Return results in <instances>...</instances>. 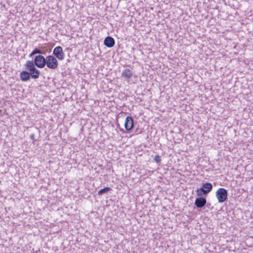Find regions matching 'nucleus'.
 I'll return each instance as SVG.
<instances>
[{
	"label": "nucleus",
	"mask_w": 253,
	"mask_h": 253,
	"mask_svg": "<svg viewBox=\"0 0 253 253\" xmlns=\"http://www.w3.org/2000/svg\"><path fill=\"white\" fill-rule=\"evenodd\" d=\"M25 65L26 69L29 71V73L32 78L36 79L39 78L40 72L36 68V65L33 61H27Z\"/></svg>",
	"instance_id": "obj_1"
},
{
	"label": "nucleus",
	"mask_w": 253,
	"mask_h": 253,
	"mask_svg": "<svg viewBox=\"0 0 253 253\" xmlns=\"http://www.w3.org/2000/svg\"><path fill=\"white\" fill-rule=\"evenodd\" d=\"M212 189V185L210 182H206L202 185V187L196 190L198 196H202L203 195H207Z\"/></svg>",
	"instance_id": "obj_2"
},
{
	"label": "nucleus",
	"mask_w": 253,
	"mask_h": 253,
	"mask_svg": "<svg viewBox=\"0 0 253 253\" xmlns=\"http://www.w3.org/2000/svg\"><path fill=\"white\" fill-rule=\"evenodd\" d=\"M45 63L46 66L49 69L52 70L56 69L58 66L56 58L52 55H48L46 57Z\"/></svg>",
	"instance_id": "obj_3"
},
{
	"label": "nucleus",
	"mask_w": 253,
	"mask_h": 253,
	"mask_svg": "<svg viewBox=\"0 0 253 253\" xmlns=\"http://www.w3.org/2000/svg\"><path fill=\"white\" fill-rule=\"evenodd\" d=\"M227 191L223 188H218L216 193L215 195L219 203H223L226 201L227 198Z\"/></svg>",
	"instance_id": "obj_4"
},
{
	"label": "nucleus",
	"mask_w": 253,
	"mask_h": 253,
	"mask_svg": "<svg viewBox=\"0 0 253 253\" xmlns=\"http://www.w3.org/2000/svg\"><path fill=\"white\" fill-rule=\"evenodd\" d=\"M46 58H45L42 55H39L35 57L34 59V64L38 68H43L45 64Z\"/></svg>",
	"instance_id": "obj_5"
},
{
	"label": "nucleus",
	"mask_w": 253,
	"mask_h": 253,
	"mask_svg": "<svg viewBox=\"0 0 253 253\" xmlns=\"http://www.w3.org/2000/svg\"><path fill=\"white\" fill-rule=\"evenodd\" d=\"M53 54L59 60H63L64 59L65 53L61 46H58L55 47L53 49Z\"/></svg>",
	"instance_id": "obj_6"
},
{
	"label": "nucleus",
	"mask_w": 253,
	"mask_h": 253,
	"mask_svg": "<svg viewBox=\"0 0 253 253\" xmlns=\"http://www.w3.org/2000/svg\"><path fill=\"white\" fill-rule=\"evenodd\" d=\"M206 199L200 196L199 197L196 199L195 201V205L197 208H202L206 205Z\"/></svg>",
	"instance_id": "obj_7"
},
{
	"label": "nucleus",
	"mask_w": 253,
	"mask_h": 253,
	"mask_svg": "<svg viewBox=\"0 0 253 253\" xmlns=\"http://www.w3.org/2000/svg\"><path fill=\"white\" fill-rule=\"evenodd\" d=\"M133 126V120L131 117H127L126 118L125 127L126 130H130Z\"/></svg>",
	"instance_id": "obj_8"
},
{
	"label": "nucleus",
	"mask_w": 253,
	"mask_h": 253,
	"mask_svg": "<svg viewBox=\"0 0 253 253\" xmlns=\"http://www.w3.org/2000/svg\"><path fill=\"white\" fill-rule=\"evenodd\" d=\"M121 76L125 79L128 80L132 77V71L129 69L126 68L122 71Z\"/></svg>",
	"instance_id": "obj_9"
},
{
	"label": "nucleus",
	"mask_w": 253,
	"mask_h": 253,
	"mask_svg": "<svg viewBox=\"0 0 253 253\" xmlns=\"http://www.w3.org/2000/svg\"><path fill=\"white\" fill-rule=\"evenodd\" d=\"M115 40L111 37H107L104 41V44L108 47H112L115 45Z\"/></svg>",
	"instance_id": "obj_10"
},
{
	"label": "nucleus",
	"mask_w": 253,
	"mask_h": 253,
	"mask_svg": "<svg viewBox=\"0 0 253 253\" xmlns=\"http://www.w3.org/2000/svg\"><path fill=\"white\" fill-rule=\"evenodd\" d=\"M31 76L30 73L26 71H22L20 74V79L23 82H26L29 80Z\"/></svg>",
	"instance_id": "obj_11"
},
{
	"label": "nucleus",
	"mask_w": 253,
	"mask_h": 253,
	"mask_svg": "<svg viewBox=\"0 0 253 253\" xmlns=\"http://www.w3.org/2000/svg\"><path fill=\"white\" fill-rule=\"evenodd\" d=\"M111 189L110 187H105V188H104L102 189H100L98 192V194L99 195H101L102 194H104L107 192H108V191H110Z\"/></svg>",
	"instance_id": "obj_12"
},
{
	"label": "nucleus",
	"mask_w": 253,
	"mask_h": 253,
	"mask_svg": "<svg viewBox=\"0 0 253 253\" xmlns=\"http://www.w3.org/2000/svg\"><path fill=\"white\" fill-rule=\"evenodd\" d=\"M33 51V53H35V54H43V53L41 50V49H40L39 48H35Z\"/></svg>",
	"instance_id": "obj_13"
},
{
	"label": "nucleus",
	"mask_w": 253,
	"mask_h": 253,
	"mask_svg": "<svg viewBox=\"0 0 253 253\" xmlns=\"http://www.w3.org/2000/svg\"><path fill=\"white\" fill-rule=\"evenodd\" d=\"M155 162L158 163H160L161 161V157L159 155H156L154 158Z\"/></svg>",
	"instance_id": "obj_14"
},
{
	"label": "nucleus",
	"mask_w": 253,
	"mask_h": 253,
	"mask_svg": "<svg viewBox=\"0 0 253 253\" xmlns=\"http://www.w3.org/2000/svg\"><path fill=\"white\" fill-rule=\"evenodd\" d=\"M30 138L32 139V140H35V134H31L30 135Z\"/></svg>",
	"instance_id": "obj_15"
},
{
	"label": "nucleus",
	"mask_w": 253,
	"mask_h": 253,
	"mask_svg": "<svg viewBox=\"0 0 253 253\" xmlns=\"http://www.w3.org/2000/svg\"><path fill=\"white\" fill-rule=\"evenodd\" d=\"M34 55H35V53H33V51L29 55V57H31L32 56H33Z\"/></svg>",
	"instance_id": "obj_16"
}]
</instances>
